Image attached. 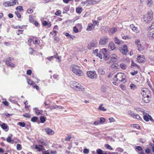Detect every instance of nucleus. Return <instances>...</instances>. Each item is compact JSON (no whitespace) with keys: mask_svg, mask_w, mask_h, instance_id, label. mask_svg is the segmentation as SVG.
<instances>
[{"mask_svg":"<svg viewBox=\"0 0 154 154\" xmlns=\"http://www.w3.org/2000/svg\"><path fill=\"white\" fill-rule=\"evenodd\" d=\"M153 12L152 10H149L147 13L144 15L143 18L144 21L146 23H149L153 18Z\"/></svg>","mask_w":154,"mask_h":154,"instance_id":"obj_1","label":"nucleus"},{"mask_svg":"<svg viewBox=\"0 0 154 154\" xmlns=\"http://www.w3.org/2000/svg\"><path fill=\"white\" fill-rule=\"evenodd\" d=\"M114 80L125 83L126 81V75L124 73L122 72L118 73L115 76Z\"/></svg>","mask_w":154,"mask_h":154,"instance_id":"obj_2","label":"nucleus"},{"mask_svg":"<svg viewBox=\"0 0 154 154\" xmlns=\"http://www.w3.org/2000/svg\"><path fill=\"white\" fill-rule=\"evenodd\" d=\"M72 70L73 72L76 75L80 76L83 75L82 71L80 70V68L77 65H73L72 68Z\"/></svg>","mask_w":154,"mask_h":154,"instance_id":"obj_3","label":"nucleus"},{"mask_svg":"<svg viewBox=\"0 0 154 154\" xmlns=\"http://www.w3.org/2000/svg\"><path fill=\"white\" fill-rule=\"evenodd\" d=\"M109 39L107 37L103 36L101 37L99 41V44L100 45H104L108 42Z\"/></svg>","mask_w":154,"mask_h":154,"instance_id":"obj_4","label":"nucleus"},{"mask_svg":"<svg viewBox=\"0 0 154 154\" xmlns=\"http://www.w3.org/2000/svg\"><path fill=\"white\" fill-rule=\"evenodd\" d=\"M87 74L88 77L91 79H96L97 77L96 72L94 71H88Z\"/></svg>","mask_w":154,"mask_h":154,"instance_id":"obj_5","label":"nucleus"},{"mask_svg":"<svg viewBox=\"0 0 154 154\" xmlns=\"http://www.w3.org/2000/svg\"><path fill=\"white\" fill-rule=\"evenodd\" d=\"M109 59L110 60L109 62H107V63L110 64L114 62H116L117 61L118 58V56L115 54H111L109 57Z\"/></svg>","mask_w":154,"mask_h":154,"instance_id":"obj_6","label":"nucleus"},{"mask_svg":"<svg viewBox=\"0 0 154 154\" xmlns=\"http://www.w3.org/2000/svg\"><path fill=\"white\" fill-rule=\"evenodd\" d=\"M143 119L146 122H148L150 120L151 122H154V120L152 119L151 116L149 114L144 112H143Z\"/></svg>","mask_w":154,"mask_h":154,"instance_id":"obj_7","label":"nucleus"},{"mask_svg":"<svg viewBox=\"0 0 154 154\" xmlns=\"http://www.w3.org/2000/svg\"><path fill=\"white\" fill-rule=\"evenodd\" d=\"M97 45V42L96 40H92L88 45V49H92L96 47Z\"/></svg>","mask_w":154,"mask_h":154,"instance_id":"obj_8","label":"nucleus"},{"mask_svg":"<svg viewBox=\"0 0 154 154\" xmlns=\"http://www.w3.org/2000/svg\"><path fill=\"white\" fill-rule=\"evenodd\" d=\"M141 94L143 96H149V95H150L149 91L146 88H143L141 91Z\"/></svg>","mask_w":154,"mask_h":154,"instance_id":"obj_9","label":"nucleus"},{"mask_svg":"<svg viewBox=\"0 0 154 154\" xmlns=\"http://www.w3.org/2000/svg\"><path fill=\"white\" fill-rule=\"evenodd\" d=\"M135 45L137 46V50L139 51L142 50L143 49V46L140 44V40L139 39H136L135 41Z\"/></svg>","mask_w":154,"mask_h":154,"instance_id":"obj_10","label":"nucleus"},{"mask_svg":"<svg viewBox=\"0 0 154 154\" xmlns=\"http://www.w3.org/2000/svg\"><path fill=\"white\" fill-rule=\"evenodd\" d=\"M13 60V59L10 57H8L6 61L7 65L11 67H14L15 66V65L11 62Z\"/></svg>","mask_w":154,"mask_h":154,"instance_id":"obj_11","label":"nucleus"},{"mask_svg":"<svg viewBox=\"0 0 154 154\" xmlns=\"http://www.w3.org/2000/svg\"><path fill=\"white\" fill-rule=\"evenodd\" d=\"M101 53L102 54L103 56V58L104 59L106 60L108 57L107 51L106 48H103L101 49L100 51Z\"/></svg>","mask_w":154,"mask_h":154,"instance_id":"obj_12","label":"nucleus"},{"mask_svg":"<svg viewBox=\"0 0 154 154\" xmlns=\"http://www.w3.org/2000/svg\"><path fill=\"white\" fill-rule=\"evenodd\" d=\"M128 114L134 119H136L140 120H141L142 119L141 118L139 115L134 113L133 112L130 111L129 112Z\"/></svg>","mask_w":154,"mask_h":154,"instance_id":"obj_13","label":"nucleus"},{"mask_svg":"<svg viewBox=\"0 0 154 154\" xmlns=\"http://www.w3.org/2000/svg\"><path fill=\"white\" fill-rule=\"evenodd\" d=\"M128 47L126 45H124L121 47V51L124 55L126 54L128 52Z\"/></svg>","mask_w":154,"mask_h":154,"instance_id":"obj_14","label":"nucleus"},{"mask_svg":"<svg viewBox=\"0 0 154 154\" xmlns=\"http://www.w3.org/2000/svg\"><path fill=\"white\" fill-rule=\"evenodd\" d=\"M74 90L79 91H83L85 90V88L81 85L78 83L76 87L75 88Z\"/></svg>","mask_w":154,"mask_h":154,"instance_id":"obj_15","label":"nucleus"},{"mask_svg":"<svg viewBox=\"0 0 154 154\" xmlns=\"http://www.w3.org/2000/svg\"><path fill=\"white\" fill-rule=\"evenodd\" d=\"M130 27L132 30L135 33H139L140 32V31L138 29V28L135 27L134 24H131Z\"/></svg>","mask_w":154,"mask_h":154,"instance_id":"obj_16","label":"nucleus"},{"mask_svg":"<svg viewBox=\"0 0 154 154\" xmlns=\"http://www.w3.org/2000/svg\"><path fill=\"white\" fill-rule=\"evenodd\" d=\"M35 148L38 151L45 150L44 146L40 145H36Z\"/></svg>","mask_w":154,"mask_h":154,"instance_id":"obj_17","label":"nucleus"},{"mask_svg":"<svg viewBox=\"0 0 154 154\" xmlns=\"http://www.w3.org/2000/svg\"><path fill=\"white\" fill-rule=\"evenodd\" d=\"M45 130L47 134L49 135H52L54 134V131L49 128H46Z\"/></svg>","mask_w":154,"mask_h":154,"instance_id":"obj_18","label":"nucleus"},{"mask_svg":"<svg viewBox=\"0 0 154 154\" xmlns=\"http://www.w3.org/2000/svg\"><path fill=\"white\" fill-rule=\"evenodd\" d=\"M144 57L143 55H139L137 58V60L139 63H142L144 61Z\"/></svg>","mask_w":154,"mask_h":154,"instance_id":"obj_19","label":"nucleus"},{"mask_svg":"<svg viewBox=\"0 0 154 154\" xmlns=\"http://www.w3.org/2000/svg\"><path fill=\"white\" fill-rule=\"evenodd\" d=\"M148 33V34L149 37L152 38H154V30L152 29H149Z\"/></svg>","mask_w":154,"mask_h":154,"instance_id":"obj_20","label":"nucleus"},{"mask_svg":"<svg viewBox=\"0 0 154 154\" xmlns=\"http://www.w3.org/2000/svg\"><path fill=\"white\" fill-rule=\"evenodd\" d=\"M150 96L149 95L148 97V96L147 97H146V96H143L142 98L143 100L146 103H149L151 100Z\"/></svg>","mask_w":154,"mask_h":154,"instance_id":"obj_21","label":"nucleus"},{"mask_svg":"<svg viewBox=\"0 0 154 154\" xmlns=\"http://www.w3.org/2000/svg\"><path fill=\"white\" fill-rule=\"evenodd\" d=\"M108 47L111 51L114 50L116 48L114 43L112 42H110L109 44Z\"/></svg>","mask_w":154,"mask_h":154,"instance_id":"obj_22","label":"nucleus"},{"mask_svg":"<svg viewBox=\"0 0 154 154\" xmlns=\"http://www.w3.org/2000/svg\"><path fill=\"white\" fill-rule=\"evenodd\" d=\"M78 84V83L74 81H72L70 82L71 87L74 89Z\"/></svg>","mask_w":154,"mask_h":154,"instance_id":"obj_23","label":"nucleus"},{"mask_svg":"<svg viewBox=\"0 0 154 154\" xmlns=\"http://www.w3.org/2000/svg\"><path fill=\"white\" fill-rule=\"evenodd\" d=\"M33 109L35 111V113L37 115H39L42 114L41 112H42V110H39L37 108H34Z\"/></svg>","mask_w":154,"mask_h":154,"instance_id":"obj_24","label":"nucleus"},{"mask_svg":"<svg viewBox=\"0 0 154 154\" xmlns=\"http://www.w3.org/2000/svg\"><path fill=\"white\" fill-rule=\"evenodd\" d=\"M1 127L3 129L5 130L6 131L8 130V127L7 125L5 123H3L2 124Z\"/></svg>","mask_w":154,"mask_h":154,"instance_id":"obj_25","label":"nucleus"},{"mask_svg":"<svg viewBox=\"0 0 154 154\" xmlns=\"http://www.w3.org/2000/svg\"><path fill=\"white\" fill-rule=\"evenodd\" d=\"M9 2L10 6H13L15 5L17 2L18 3V0H13L12 1H9Z\"/></svg>","mask_w":154,"mask_h":154,"instance_id":"obj_26","label":"nucleus"},{"mask_svg":"<svg viewBox=\"0 0 154 154\" xmlns=\"http://www.w3.org/2000/svg\"><path fill=\"white\" fill-rule=\"evenodd\" d=\"M131 67L132 68H133L134 69H135V68L136 67L138 68H140V66L135 63L133 61H131Z\"/></svg>","mask_w":154,"mask_h":154,"instance_id":"obj_27","label":"nucleus"},{"mask_svg":"<svg viewBox=\"0 0 154 154\" xmlns=\"http://www.w3.org/2000/svg\"><path fill=\"white\" fill-rule=\"evenodd\" d=\"M94 28L92 24L90 23L88 24V26L86 29V30L87 31H89L93 29V28Z\"/></svg>","mask_w":154,"mask_h":154,"instance_id":"obj_28","label":"nucleus"},{"mask_svg":"<svg viewBox=\"0 0 154 154\" xmlns=\"http://www.w3.org/2000/svg\"><path fill=\"white\" fill-rule=\"evenodd\" d=\"M57 55V53L56 52L55 53L54 55V56L48 57L47 59L49 60H51L52 59L54 58H56V57Z\"/></svg>","mask_w":154,"mask_h":154,"instance_id":"obj_29","label":"nucleus"},{"mask_svg":"<svg viewBox=\"0 0 154 154\" xmlns=\"http://www.w3.org/2000/svg\"><path fill=\"white\" fill-rule=\"evenodd\" d=\"M98 72L99 73L102 75H103L105 73V71L102 68H100L98 69Z\"/></svg>","mask_w":154,"mask_h":154,"instance_id":"obj_30","label":"nucleus"},{"mask_svg":"<svg viewBox=\"0 0 154 154\" xmlns=\"http://www.w3.org/2000/svg\"><path fill=\"white\" fill-rule=\"evenodd\" d=\"M103 104H101L98 109V110L100 111H106V109L104 108V107H103Z\"/></svg>","mask_w":154,"mask_h":154,"instance_id":"obj_31","label":"nucleus"},{"mask_svg":"<svg viewBox=\"0 0 154 154\" xmlns=\"http://www.w3.org/2000/svg\"><path fill=\"white\" fill-rule=\"evenodd\" d=\"M65 35L67 37H68V38H71L72 39L75 38V36L73 35H71L68 33H65Z\"/></svg>","mask_w":154,"mask_h":154,"instance_id":"obj_32","label":"nucleus"},{"mask_svg":"<svg viewBox=\"0 0 154 154\" xmlns=\"http://www.w3.org/2000/svg\"><path fill=\"white\" fill-rule=\"evenodd\" d=\"M114 41L116 44L118 45L121 43V41L119 40L117 37H115L114 38Z\"/></svg>","mask_w":154,"mask_h":154,"instance_id":"obj_33","label":"nucleus"},{"mask_svg":"<svg viewBox=\"0 0 154 154\" xmlns=\"http://www.w3.org/2000/svg\"><path fill=\"white\" fill-rule=\"evenodd\" d=\"M130 87L132 90H134L137 88V86L132 83H131L130 84Z\"/></svg>","mask_w":154,"mask_h":154,"instance_id":"obj_34","label":"nucleus"},{"mask_svg":"<svg viewBox=\"0 0 154 154\" xmlns=\"http://www.w3.org/2000/svg\"><path fill=\"white\" fill-rule=\"evenodd\" d=\"M117 30V29L115 27L112 28L109 30L110 32L112 34L115 33L116 32Z\"/></svg>","mask_w":154,"mask_h":154,"instance_id":"obj_35","label":"nucleus"},{"mask_svg":"<svg viewBox=\"0 0 154 154\" xmlns=\"http://www.w3.org/2000/svg\"><path fill=\"white\" fill-rule=\"evenodd\" d=\"M152 0H147V4L148 6L149 7L151 6L152 5Z\"/></svg>","mask_w":154,"mask_h":154,"instance_id":"obj_36","label":"nucleus"},{"mask_svg":"<svg viewBox=\"0 0 154 154\" xmlns=\"http://www.w3.org/2000/svg\"><path fill=\"white\" fill-rule=\"evenodd\" d=\"M76 11L77 13L80 14L82 11V8L80 7H78L76 8Z\"/></svg>","mask_w":154,"mask_h":154,"instance_id":"obj_37","label":"nucleus"},{"mask_svg":"<svg viewBox=\"0 0 154 154\" xmlns=\"http://www.w3.org/2000/svg\"><path fill=\"white\" fill-rule=\"evenodd\" d=\"M131 127H134V128H136V129H139L140 128V126L139 125L137 124H132L131 125Z\"/></svg>","mask_w":154,"mask_h":154,"instance_id":"obj_38","label":"nucleus"},{"mask_svg":"<svg viewBox=\"0 0 154 154\" xmlns=\"http://www.w3.org/2000/svg\"><path fill=\"white\" fill-rule=\"evenodd\" d=\"M9 100L12 103H15L16 102V100L13 97H10L9 99Z\"/></svg>","mask_w":154,"mask_h":154,"instance_id":"obj_39","label":"nucleus"},{"mask_svg":"<svg viewBox=\"0 0 154 154\" xmlns=\"http://www.w3.org/2000/svg\"><path fill=\"white\" fill-rule=\"evenodd\" d=\"M9 5L10 4L9 1L5 2L3 4V5L5 7L10 6Z\"/></svg>","mask_w":154,"mask_h":154,"instance_id":"obj_40","label":"nucleus"},{"mask_svg":"<svg viewBox=\"0 0 154 154\" xmlns=\"http://www.w3.org/2000/svg\"><path fill=\"white\" fill-rule=\"evenodd\" d=\"M105 121V118L101 117L100 118V124H103Z\"/></svg>","mask_w":154,"mask_h":154,"instance_id":"obj_41","label":"nucleus"},{"mask_svg":"<svg viewBox=\"0 0 154 154\" xmlns=\"http://www.w3.org/2000/svg\"><path fill=\"white\" fill-rule=\"evenodd\" d=\"M46 118L43 116H42L40 118V122L41 123H43L45 121Z\"/></svg>","mask_w":154,"mask_h":154,"instance_id":"obj_42","label":"nucleus"},{"mask_svg":"<svg viewBox=\"0 0 154 154\" xmlns=\"http://www.w3.org/2000/svg\"><path fill=\"white\" fill-rule=\"evenodd\" d=\"M120 66L121 68L123 69H126V66L125 65V64L124 63H121L120 65Z\"/></svg>","mask_w":154,"mask_h":154,"instance_id":"obj_43","label":"nucleus"},{"mask_svg":"<svg viewBox=\"0 0 154 154\" xmlns=\"http://www.w3.org/2000/svg\"><path fill=\"white\" fill-rule=\"evenodd\" d=\"M38 118L37 117H33L31 119V121L32 122H36L38 119Z\"/></svg>","mask_w":154,"mask_h":154,"instance_id":"obj_44","label":"nucleus"},{"mask_svg":"<svg viewBox=\"0 0 154 154\" xmlns=\"http://www.w3.org/2000/svg\"><path fill=\"white\" fill-rule=\"evenodd\" d=\"M17 150H20L21 149L22 147L21 145L19 144L18 143L17 145Z\"/></svg>","mask_w":154,"mask_h":154,"instance_id":"obj_45","label":"nucleus"},{"mask_svg":"<svg viewBox=\"0 0 154 154\" xmlns=\"http://www.w3.org/2000/svg\"><path fill=\"white\" fill-rule=\"evenodd\" d=\"M23 116V117L26 118H29L30 117V115L29 113H25Z\"/></svg>","mask_w":154,"mask_h":154,"instance_id":"obj_46","label":"nucleus"},{"mask_svg":"<svg viewBox=\"0 0 154 154\" xmlns=\"http://www.w3.org/2000/svg\"><path fill=\"white\" fill-rule=\"evenodd\" d=\"M97 154H106V153L103 154V153L102 150L100 149H97Z\"/></svg>","mask_w":154,"mask_h":154,"instance_id":"obj_47","label":"nucleus"},{"mask_svg":"<svg viewBox=\"0 0 154 154\" xmlns=\"http://www.w3.org/2000/svg\"><path fill=\"white\" fill-rule=\"evenodd\" d=\"M42 24L44 26H47V25L50 26L51 24L50 23H49L46 21H44L42 23Z\"/></svg>","mask_w":154,"mask_h":154,"instance_id":"obj_48","label":"nucleus"},{"mask_svg":"<svg viewBox=\"0 0 154 154\" xmlns=\"http://www.w3.org/2000/svg\"><path fill=\"white\" fill-rule=\"evenodd\" d=\"M138 73V71L137 70H134L133 72H130L132 76H134L136 74H137Z\"/></svg>","mask_w":154,"mask_h":154,"instance_id":"obj_49","label":"nucleus"},{"mask_svg":"<svg viewBox=\"0 0 154 154\" xmlns=\"http://www.w3.org/2000/svg\"><path fill=\"white\" fill-rule=\"evenodd\" d=\"M73 31L75 33H77L79 32L78 29L76 26L73 27Z\"/></svg>","mask_w":154,"mask_h":154,"instance_id":"obj_50","label":"nucleus"},{"mask_svg":"<svg viewBox=\"0 0 154 154\" xmlns=\"http://www.w3.org/2000/svg\"><path fill=\"white\" fill-rule=\"evenodd\" d=\"M15 14L18 18H20L21 17V15L18 11H15Z\"/></svg>","mask_w":154,"mask_h":154,"instance_id":"obj_51","label":"nucleus"},{"mask_svg":"<svg viewBox=\"0 0 154 154\" xmlns=\"http://www.w3.org/2000/svg\"><path fill=\"white\" fill-rule=\"evenodd\" d=\"M27 83L29 85H33L34 83V82L30 79H28L27 80Z\"/></svg>","mask_w":154,"mask_h":154,"instance_id":"obj_52","label":"nucleus"},{"mask_svg":"<svg viewBox=\"0 0 154 154\" xmlns=\"http://www.w3.org/2000/svg\"><path fill=\"white\" fill-rule=\"evenodd\" d=\"M29 21L31 23H33L34 21L31 15H30L29 16Z\"/></svg>","mask_w":154,"mask_h":154,"instance_id":"obj_53","label":"nucleus"},{"mask_svg":"<svg viewBox=\"0 0 154 154\" xmlns=\"http://www.w3.org/2000/svg\"><path fill=\"white\" fill-rule=\"evenodd\" d=\"M61 13V11L60 10H58L55 13L56 15L60 16Z\"/></svg>","mask_w":154,"mask_h":154,"instance_id":"obj_54","label":"nucleus"},{"mask_svg":"<svg viewBox=\"0 0 154 154\" xmlns=\"http://www.w3.org/2000/svg\"><path fill=\"white\" fill-rule=\"evenodd\" d=\"M105 146L107 149H109L110 150L112 149V148L108 144H106Z\"/></svg>","mask_w":154,"mask_h":154,"instance_id":"obj_55","label":"nucleus"},{"mask_svg":"<svg viewBox=\"0 0 154 154\" xmlns=\"http://www.w3.org/2000/svg\"><path fill=\"white\" fill-rule=\"evenodd\" d=\"M19 125L22 127H24L25 126V123L23 122H19L18 123Z\"/></svg>","mask_w":154,"mask_h":154,"instance_id":"obj_56","label":"nucleus"},{"mask_svg":"<svg viewBox=\"0 0 154 154\" xmlns=\"http://www.w3.org/2000/svg\"><path fill=\"white\" fill-rule=\"evenodd\" d=\"M33 12V9L31 8L29 9L26 11V12L28 14H31Z\"/></svg>","mask_w":154,"mask_h":154,"instance_id":"obj_57","label":"nucleus"},{"mask_svg":"<svg viewBox=\"0 0 154 154\" xmlns=\"http://www.w3.org/2000/svg\"><path fill=\"white\" fill-rule=\"evenodd\" d=\"M150 88H151V89H152V91L153 92V94H154V85H151L150 84H148Z\"/></svg>","mask_w":154,"mask_h":154,"instance_id":"obj_58","label":"nucleus"},{"mask_svg":"<svg viewBox=\"0 0 154 154\" xmlns=\"http://www.w3.org/2000/svg\"><path fill=\"white\" fill-rule=\"evenodd\" d=\"M33 43L34 44H40V42L38 40H36L35 41H33Z\"/></svg>","mask_w":154,"mask_h":154,"instance_id":"obj_59","label":"nucleus"},{"mask_svg":"<svg viewBox=\"0 0 154 154\" xmlns=\"http://www.w3.org/2000/svg\"><path fill=\"white\" fill-rule=\"evenodd\" d=\"M135 149L137 150L138 151H141L142 150V148L140 146H136L135 148Z\"/></svg>","mask_w":154,"mask_h":154,"instance_id":"obj_60","label":"nucleus"},{"mask_svg":"<svg viewBox=\"0 0 154 154\" xmlns=\"http://www.w3.org/2000/svg\"><path fill=\"white\" fill-rule=\"evenodd\" d=\"M89 152V150L88 149H85L83 150V153L85 154H87Z\"/></svg>","mask_w":154,"mask_h":154,"instance_id":"obj_61","label":"nucleus"},{"mask_svg":"<svg viewBox=\"0 0 154 154\" xmlns=\"http://www.w3.org/2000/svg\"><path fill=\"white\" fill-rule=\"evenodd\" d=\"M32 71L30 69L28 70L26 72V73L28 75H30L32 73Z\"/></svg>","mask_w":154,"mask_h":154,"instance_id":"obj_62","label":"nucleus"},{"mask_svg":"<svg viewBox=\"0 0 154 154\" xmlns=\"http://www.w3.org/2000/svg\"><path fill=\"white\" fill-rule=\"evenodd\" d=\"M34 52V50L32 48H30L29 49V53L30 54H32Z\"/></svg>","mask_w":154,"mask_h":154,"instance_id":"obj_63","label":"nucleus"},{"mask_svg":"<svg viewBox=\"0 0 154 154\" xmlns=\"http://www.w3.org/2000/svg\"><path fill=\"white\" fill-rule=\"evenodd\" d=\"M71 138V137L70 136H68L66 138L65 140L66 141H69Z\"/></svg>","mask_w":154,"mask_h":154,"instance_id":"obj_64","label":"nucleus"}]
</instances>
